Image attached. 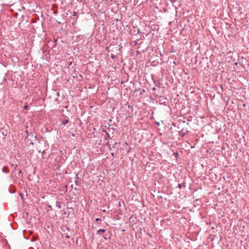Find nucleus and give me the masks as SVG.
<instances>
[{
  "label": "nucleus",
  "instance_id": "1",
  "mask_svg": "<svg viewBox=\"0 0 249 249\" xmlns=\"http://www.w3.org/2000/svg\"><path fill=\"white\" fill-rule=\"evenodd\" d=\"M188 133V131L184 130L183 129H182L180 131H179V135L184 136Z\"/></svg>",
  "mask_w": 249,
  "mask_h": 249
},
{
  "label": "nucleus",
  "instance_id": "2",
  "mask_svg": "<svg viewBox=\"0 0 249 249\" xmlns=\"http://www.w3.org/2000/svg\"><path fill=\"white\" fill-rule=\"evenodd\" d=\"M106 231V230L105 229H99L97 231V234H101V233H104Z\"/></svg>",
  "mask_w": 249,
  "mask_h": 249
},
{
  "label": "nucleus",
  "instance_id": "3",
  "mask_svg": "<svg viewBox=\"0 0 249 249\" xmlns=\"http://www.w3.org/2000/svg\"><path fill=\"white\" fill-rule=\"evenodd\" d=\"M2 170V172L5 173H8L9 172V170H8V168L6 166L3 167Z\"/></svg>",
  "mask_w": 249,
  "mask_h": 249
},
{
  "label": "nucleus",
  "instance_id": "4",
  "mask_svg": "<svg viewBox=\"0 0 249 249\" xmlns=\"http://www.w3.org/2000/svg\"><path fill=\"white\" fill-rule=\"evenodd\" d=\"M26 133H27V138H28V137H31V138L34 137V135H33V133L31 132L30 133H28L27 130H26Z\"/></svg>",
  "mask_w": 249,
  "mask_h": 249
},
{
  "label": "nucleus",
  "instance_id": "5",
  "mask_svg": "<svg viewBox=\"0 0 249 249\" xmlns=\"http://www.w3.org/2000/svg\"><path fill=\"white\" fill-rule=\"evenodd\" d=\"M69 122V119H65L62 120V123L63 125H65L66 124H68Z\"/></svg>",
  "mask_w": 249,
  "mask_h": 249
},
{
  "label": "nucleus",
  "instance_id": "6",
  "mask_svg": "<svg viewBox=\"0 0 249 249\" xmlns=\"http://www.w3.org/2000/svg\"><path fill=\"white\" fill-rule=\"evenodd\" d=\"M55 206L57 207L58 209H61V206L60 205V203L59 201H56L55 203Z\"/></svg>",
  "mask_w": 249,
  "mask_h": 249
},
{
  "label": "nucleus",
  "instance_id": "7",
  "mask_svg": "<svg viewBox=\"0 0 249 249\" xmlns=\"http://www.w3.org/2000/svg\"><path fill=\"white\" fill-rule=\"evenodd\" d=\"M103 237L106 239V240H107V239H110V236L109 237H107V234H105L103 236Z\"/></svg>",
  "mask_w": 249,
  "mask_h": 249
},
{
  "label": "nucleus",
  "instance_id": "8",
  "mask_svg": "<svg viewBox=\"0 0 249 249\" xmlns=\"http://www.w3.org/2000/svg\"><path fill=\"white\" fill-rule=\"evenodd\" d=\"M28 142H29V144L31 145H34V142H33V140H31L30 139L27 140Z\"/></svg>",
  "mask_w": 249,
  "mask_h": 249
},
{
  "label": "nucleus",
  "instance_id": "9",
  "mask_svg": "<svg viewBox=\"0 0 249 249\" xmlns=\"http://www.w3.org/2000/svg\"><path fill=\"white\" fill-rule=\"evenodd\" d=\"M134 33H136L137 34H141L142 32L140 31L139 29H137V30H135L134 31Z\"/></svg>",
  "mask_w": 249,
  "mask_h": 249
},
{
  "label": "nucleus",
  "instance_id": "10",
  "mask_svg": "<svg viewBox=\"0 0 249 249\" xmlns=\"http://www.w3.org/2000/svg\"><path fill=\"white\" fill-rule=\"evenodd\" d=\"M28 105L27 104H26L24 106H23V108L24 109H28Z\"/></svg>",
  "mask_w": 249,
  "mask_h": 249
},
{
  "label": "nucleus",
  "instance_id": "11",
  "mask_svg": "<svg viewBox=\"0 0 249 249\" xmlns=\"http://www.w3.org/2000/svg\"><path fill=\"white\" fill-rule=\"evenodd\" d=\"M183 187L182 184H178V187L180 189H181Z\"/></svg>",
  "mask_w": 249,
  "mask_h": 249
},
{
  "label": "nucleus",
  "instance_id": "12",
  "mask_svg": "<svg viewBox=\"0 0 249 249\" xmlns=\"http://www.w3.org/2000/svg\"><path fill=\"white\" fill-rule=\"evenodd\" d=\"M138 41H139V39L137 40H135L134 41V45H137L138 43Z\"/></svg>",
  "mask_w": 249,
  "mask_h": 249
},
{
  "label": "nucleus",
  "instance_id": "13",
  "mask_svg": "<svg viewBox=\"0 0 249 249\" xmlns=\"http://www.w3.org/2000/svg\"><path fill=\"white\" fill-rule=\"evenodd\" d=\"M106 135H107V137L108 138L110 139V135H109L108 133L106 132Z\"/></svg>",
  "mask_w": 249,
  "mask_h": 249
},
{
  "label": "nucleus",
  "instance_id": "14",
  "mask_svg": "<svg viewBox=\"0 0 249 249\" xmlns=\"http://www.w3.org/2000/svg\"><path fill=\"white\" fill-rule=\"evenodd\" d=\"M95 221H101V218H96Z\"/></svg>",
  "mask_w": 249,
  "mask_h": 249
},
{
  "label": "nucleus",
  "instance_id": "15",
  "mask_svg": "<svg viewBox=\"0 0 249 249\" xmlns=\"http://www.w3.org/2000/svg\"><path fill=\"white\" fill-rule=\"evenodd\" d=\"M111 57L112 58H115L116 57V56H115V55H114L112 54L111 55Z\"/></svg>",
  "mask_w": 249,
  "mask_h": 249
},
{
  "label": "nucleus",
  "instance_id": "16",
  "mask_svg": "<svg viewBox=\"0 0 249 249\" xmlns=\"http://www.w3.org/2000/svg\"><path fill=\"white\" fill-rule=\"evenodd\" d=\"M66 238H70V235H68V234H67V235H66Z\"/></svg>",
  "mask_w": 249,
  "mask_h": 249
},
{
  "label": "nucleus",
  "instance_id": "17",
  "mask_svg": "<svg viewBox=\"0 0 249 249\" xmlns=\"http://www.w3.org/2000/svg\"><path fill=\"white\" fill-rule=\"evenodd\" d=\"M174 155H175V156H176V157H177L178 156V153L177 152V153H174Z\"/></svg>",
  "mask_w": 249,
  "mask_h": 249
},
{
  "label": "nucleus",
  "instance_id": "18",
  "mask_svg": "<svg viewBox=\"0 0 249 249\" xmlns=\"http://www.w3.org/2000/svg\"><path fill=\"white\" fill-rule=\"evenodd\" d=\"M170 1H171L172 2H175L176 0H170Z\"/></svg>",
  "mask_w": 249,
  "mask_h": 249
},
{
  "label": "nucleus",
  "instance_id": "19",
  "mask_svg": "<svg viewBox=\"0 0 249 249\" xmlns=\"http://www.w3.org/2000/svg\"><path fill=\"white\" fill-rule=\"evenodd\" d=\"M48 207H49V208L51 209H52V206H51V205H49V206H48Z\"/></svg>",
  "mask_w": 249,
  "mask_h": 249
},
{
  "label": "nucleus",
  "instance_id": "20",
  "mask_svg": "<svg viewBox=\"0 0 249 249\" xmlns=\"http://www.w3.org/2000/svg\"><path fill=\"white\" fill-rule=\"evenodd\" d=\"M45 153V151L44 150V151H43V152H42V155H43Z\"/></svg>",
  "mask_w": 249,
  "mask_h": 249
},
{
  "label": "nucleus",
  "instance_id": "21",
  "mask_svg": "<svg viewBox=\"0 0 249 249\" xmlns=\"http://www.w3.org/2000/svg\"><path fill=\"white\" fill-rule=\"evenodd\" d=\"M20 196H21L22 199H23V195L21 194Z\"/></svg>",
  "mask_w": 249,
  "mask_h": 249
},
{
  "label": "nucleus",
  "instance_id": "22",
  "mask_svg": "<svg viewBox=\"0 0 249 249\" xmlns=\"http://www.w3.org/2000/svg\"><path fill=\"white\" fill-rule=\"evenodd\" d=\"M155 89H156V88H153V90H155Z\"/></svg>",
  "mask_w": 249,
  "mask_h": 249
},
{
  "label": "nucleus",
  "instance_id": "23",
  "mask_svg": "<svg viewBox=\"0 0 249 249\" xmlns=\"http://www.w3.org/2000/svg\"><path fill=\"white\" fill-rule=\"evenodd\" d=\"M75 14H76V12H74L73 16H75Z\"/></svg>",
  "mask_w": 249,
  "mask_h": 249
},
{
  "label": "nucleus",
  "instance_id": "24",
  "mask_svg": "<svg viewBox=\"0 0 249 249\" xmlns=\"http://www.w3.org/2000/svg\"><path fill=\"white\" fill-rule=\"evenodd\" d=\"M34 138L35 139H36V136H34Z\"/></svg>",
  "mask_w": 249,
  "mask_h": 249
},
{
  "label": "nucleus",
  "instance_id": "25",
  "mask_svg": "<svg viewBox=\"0 0 249 249\" xmlns=\"http://www.w3.org/2000/svg\"><path fill=\"white\" fill-rule=\"evenodd\" d=\"M157 124H158L159 125H160V123H157Z\"/></svg>",
  "mask_w": 249,
  "mask_h": 249
},
{
  "label": "nucleus",
  "instance_id": "26",
  "mask_svg": "<svg viewBox=\"0 0 249 249\" xmlns=\"http://www.w3.org/2000/svg\"><path fill=\"white\" fill-rule=\"evenodd\" d=\"M75 182L76 185H77V182L76 181H75Z\"/></svg>",
  "mask_w": 249,
  "mask_h": 249
},
{
  "label": "nucleus",
  "instance_id": "27",
  "mask_svg": "<svg viewBox=\"0 0 249 249\" xmlns=\"http://www.w3.org/2000/svg\"><path fill=\"white\" fill-rule=\"evenodd\" d=\"M235 65H237V62L235 63Z\"/></svg>",
  "mask_w": 249,
  "mask_h": 249
},
{
  "label": "nucleus",
  "instance_id": "28",
  "mask_svg": "<svg viewBox=\"0 0 249 249\" xmlns=\"http://www.w3.org/2000/svg\"><path fill=\"white\" fill-rule=\"evenodd\" d=\"M103 211L104 212H106L105 210H104Z\"/></svg>",
  "mask_w": 249,
  "mask_h": 249
}]
</instances>
